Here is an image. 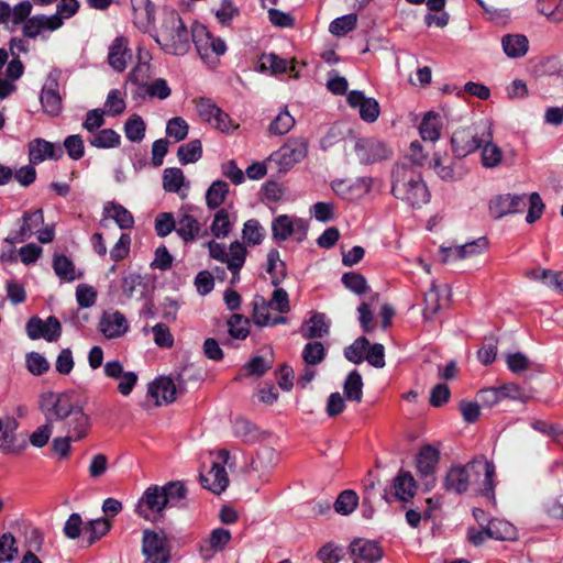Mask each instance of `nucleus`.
Listing matches in <instances>:
<instances>
[{"instance_id":"1","label":"nucleus","mask_w":563,"mask_h":563,"mask_svg":"<svg viewBox=\"0 0 563 563\" xmlns=\"http://www.w3.org/2000/svg\"><path fill=\"white\" fill-rule=\"evenodd\" d=\"M495 465L485 456H476L466 464L452 465L443 479V487L457 495L466 493L470 487L486 497L495 506Z\"/></svg>"},{"instance_id":"2","label":"nucleus","mask_w":563,"mask_h":563,"mask_svg":"<svg viewBox=\"0 0 563 563\" xmlns=\"http://www.w3.org/2000/svg\"><path fill=\"white\" fill-rule=\"evenodd\" d=\"M393 195L412 207L426 205L430 199L429 190L419 170L412 166L397 165L393 170Z\"/></svg>"},{"instance_id":"3","label":"nucleus","mask_w":563,"mask_h":563,"mask_svg":"<svg viewBox=\"0 0 563 563\" xmlns=\"http://www.w3.org/2000/svg\"><path fill=\"white\" fill-rule=\"evenodd\" d=\"M156 41L167 53L184 55L188 52L190 47L189 33L176 11H168L164 14Z\"/></svg>"},{"instance_id":"4","label":"nucleus","mask_w":563,"mask_h":563,"mask_svg":"<svg viewBox=\"0 0 563 563\" xmlns=\"http://www.w3.org/2000/svg\"><path fill=\"white\" fill-rule=\"evenodd\" d=\"M493 124L482 119L468 126L455 130L451 137L452 150L457 157H465L479 150L483 141H488Z\"/></svg>"},{"instance_id":"5","label":"nucleus","mask_w":563,"mask_h":563,"mask_svg":"<svg viewBox=\"0 0 563 563\" xmlns=\"http://www.w3.org/2000/svg\"><path fill=\"white\" fill-rule=\"evenodd\" d=\"M289 309L288 294L283 288H276L269 301L261 299L255 302L253 320L261 327L284 323L286 319L282 314L288 312Z\"/></svg>"},{"instance_id":"6","label":"nucleus","mask_w":563,"mask_h":563,"mask_svg":"<svg viewBox=\"0 0 563 563\" xmlns=\"http://www.w3.org/2000/svg\"><path fill=\"white\" fill-rule=\"evenodd\" d=\"M209 251V256L222 264L227 265L230 271L231 284H236L240 280V271L246 260V247L239 241L232 242L230 245L217 242L214 240L206 243Z\"/></svg>"},{"instance_id":"7","label":"nucleus","mask_w":563,"mask_h":563,"mask_svg":"<svg viewBox=\"0 0 563 563\" xmlns=\"http://www.w3.org/2000/svg\"><path fill=\"white\" fill-rule=\"evenodd\" d=\"M40 408L48 421L66 420L81 405L71 393L47 391L40 396Z\"/></svg>"},{"instance_id":"8","label":"nucleus","mask_w":563,"mask_h":563,"mask_svg":"<svg viewBox=\"0 0 563 563\" xmlns=\"http://www.w3.org/2000/svg\"><path fill=\"white\" fill-rule=\"evenodd\" d=\"M195 108L202 122L222 133L231 134L240 128V124L236 121H234L209 98L196 99Z\"/></svg>"},{"instance_id":"9","label":"nucleus","mask_w":563,"mask_h":563,"mask_svg":"<svg viewBox=\"0 0 563 563\" xmlns=\"http://www.w3.org/2000/svg\"><path fill=\"white\" fill-rule=\"evenodd\" d=\"M308 229V221L294 214H279L271 223L272 238L277 242L292 239L300 243L306 240Z\"/></svg>"},{"instance_id":"10","label":"nucleus","mask_w":563,"mask_h":563,"mask_svg":"<svg viewBox=\"0 0 563 563\" xmlns=\"http://www.w3.org/2000/svg\"><path fill=\"white\" fill-rule=\"evenodd\" d=\"M308 154V141L305 137H290L277 151L273 152L268 161L275 163L280 172L290 170Z\"/></svg>"},{"instance_id":"11","label":"nucleus","mask_w":563,"mask_h":563,"mask_svg":"<svg viewBox=\"0 0 563 563\" xmlns=\"http://www.w3.org/2000/svg\"><path fill=\"white\" fill-rule=\"evenodd\" d=\"M212 466L208 474L200 475L201 484L205 488L214 494H221L229 485V477L225 472V465L229 462L230 454L227 450H218L210 453Z\"/></svg>"},{"instance_id":"12","label":"nucleus","mask_w":563,"mask_h":563,"mask_svg":"<svg viewBox=\"0 0 563 563\" xmlns=\"http://www.w3.org/2000/svg\"><path fill=\"white\" fill-rule=\"evenodd\" d=\"M191 36L198 54L205 60L213 56L223 55L227 52L225 42L220 37L213 36L202 24H195L192 26Z\"/></svg>"},{"instance_id":"13","label":"nucleus","mask_w":563,"mask_h":563,"mask_svg":"<svg viewBox=\"0 0 563 563\" xmlns=\"http://www.w3.org/2000/svg\"><path fill=\"white\" fill-rule=\"evenodd\" d=\"M166 494L159 486L148 487L136 505V512L148 521H157L163 517L167 506Z\"/></svg>"},{"instance_id":"14","label":"nucleus","mask_w":563,"mask_h":563,"mask_svg":"<svg viewBox=\"0 0 563 563\" xmlns=\"http://www.w3.org/2000/svg\"><path fill=\"white\" fill-rule=\"evenodd\" d=\"M44 223V216L41 209L32 212H26L23 216V224L19 232V239L21 242L31 239L36 235L41 243H49L53 241L55 232L52 225H47L43 229L41 227Z\"/></svg>"},{"instance_id":"15","label":"nucleus","mask_w":563,"mask_h":563,"mask_svg":"<svg viewBox=\"0 0 563 563\" xmlns=\"http://www.w3.org/2000/svg\"><path fill=\"white\" fill-rule=\"evenodd\" d=\"M373 179L361 177L355 180H334L331 188L334 194L347 201L355 202L367 196L372 189Z\"/></svg>"},{"instance_id":"16","label":"nucleus","mask_w":563,"mask_h":563,"mask_svg":"<svg viewBox=\"0 0 563 563\" xmlns=\"http://www.w3.org/2000/svg\"><path fill=\"white\" fill-rule=\"evenodd\" d=\"M148 71V66L146 64H141L136 66L129 76L130 81L135 85H139L140 88L151 98H156L159 100L167 99L172 89L169 88L167 81L163 78H157L148 84H143L144 77H146Z\"/></svg>"},{"instance_id":"17","label":"nucleus","mask_w":563,"mask_h":563,"mask_svg":"<svg viewBox=\"0 0 563 563\" xmlns=\"http://www.w3.org/2000/svg\"><path fill=\"white\" fill-rule=\"evenodd\" d=\"M526 195H497L489 200V214L495 219H500L508 214L522 211V209L526 207Z\"/></svg>"},{"instance_id":"18","label":"nucleus","mask_w":563,"mask_h":563,"mask_svg":"<svg viewBox=\"0 0 563 563\" xmlns=\"http://www.w3.org/2000/svg\"><path fill=\"white\" fill-rule=\"evenodd\" d=\"M488 243L484 238L467 242L463 245L441 247L440 254L443 263H452L461 260H467L483 254L487 250Z\"/></svg>"},{"instance_id":"19","label":"nucleus","mask_w":563,"mask_h":563,"mask_svg":"<svg viewBox=\"0 0 563 563\" xmlns=\"http://www.w3.org/2000/svg\"><path fill=\"white\" fill-rule=\"evenodd\" d=\"M552 473L555 479V492L543 501L542 508L549 517L563 520V463H555L552 466Z\"/></svg>"},{"instance_id":"20","label":"nucleus","mask_w":563,"mask_h":563,"mask_svg":"<svg viewBox=\"0 0 563 563\" xmlns=\"http://www.w3.org/2000/svg\"><path fill=\"white\" fill-rule=\"evenodd\" d=\"M346 101L351 108L358 110V114L363 121L373 123L378 119L380 113L378 101L374 98L366 97L363 91H350Z\"/></svg>"},{"instance_id":"21","label":"nucleus","mask_w":563,"mask_h":563,"mask_svg":"<svg viewBox=\"0 0 563 563\" xmlns=\"http://www.w3.org/2000/svg\"><path fill=\"white\" fill-rule=\"evenodd\" d=\"M440 459L439 451L432 445H424L420 449L416 457V466L420 477L426 478V486L431 488L434 486V473Z\"/></svg>"},{"instance_id":"22","label":"nucleus","mask_w":563,"mask_h":563,"mask_svg":"<svg viewBox=\"0 0 563 563\" xmlns=\"http://www.w3.org/2000/svg\"><path fill=\"white\" fill-rule=\"evenodd\" d=\"M142 552L145 556L144 563H167L169 558L164 539L150 530L144 531Z\"/></svg>"},{"instance_id":"23","label":"nucleus","mask_w":563,"mask_h":563,"mask_svg":"<svg viewBox=\"0 0 563 563\" xmlns=\"http://www.w3.org/2000/svg\"><path fill=\"white\" fill-rule=\"evenodd\" d=\"M176 393V386L169 377H158L147 386V398L156 407L175 401Z\"/></svg>"},{"instance_id":"24","label":"nucleus","mask_w":563,"mask_h":563,"mask_svg":"<svg viewBox=\"0 0 563 563\" xmlns=\"http://www.w3.org/2000/svg\"><path fill=\"white\" fill-rule=\"evenodd\" d=\"M355 148L360 161L365 164L376 163L391 155L384 142L374 139L360 140Z\"/></svg>"},{"instance_id":"25","label":"nucleus","mask_w":563,"mask_h":563,"mask_svg":"<svg viewBox=\"0 0 563 563\" xmlns=\"http://www.w3.org/2000/svg\"><path fill=\"white\" fill-rule=\"evenodd\" d=\"M354 563H376L383 558V550L377 542L357 539L350 545Z\"/></svg>"},{"instance_id":"26","label":"nucleus","mask_w":563,"mask_h":563,"mask_svg":"<svg viewBox=\"0 0 563 563\" xmlns=\"http://www.w3.org/2000/svg\"><path fill=\"white\" fill-rule=\"evenodd\" d=\"M63 156V148L55 143L43 139H35L29 143L30 163L35 165L45 159L57 161Z\"/></svg>"},{"instance_id":"27","label":"nucleus","mask_w":563,"mask_h":563,"mask_svg":"<svg viewBox=\"0 0 563 563\" xmlns=\"http://www.w3.org/2000/svg\"><path fill=\"white\" fill-rule=\"evenodd\" d=\"M18 420L12 416L0 417V452L4 454L20 453L16 446Z\"/></svg>"},{"instance_id":"28","label":"nucleus","mask_w":563,"mask_h":563,"mask_svg":"<svg viewBox=\"0 0 563 563\" xmlns=\"http://www.w3.org/2000/svg\"><path fill=\"white\" fill-rule=\"evenodd\" d=\"M41 102L46 113L57 115L62 110V97L58 91L57 75L51 73L42 89Z\"/></svg>"},{"instance_id":"29","label":"nucleus","mask_w":563,"mask_h":563,"mask_svg":"<svg viewBox=\"0 0 563 563\" xmlns=\"http://www.w3.org/2000/svg\"><path fill=\"white\" fill-rule=\"evenodd\" d=\"M231 540V532L223 528L213 529L207 540L200 544V556L205 561H209L214 558L218 552L225 549Z\"/></svg>"},{"instance_id":"30","label":"nucleus","mask_w":563,"mask_h":563,"mask_svg":"<svg viewBox=\"0 0 563 563\" xmlns=\"http://www.w3.org/2000/svg\"><path fill=\"white\" fill-rule=\"evenodd\" d=\"M99 329L107 339H115L128 332L129 323L119 311L104 312L100 319Z\"/></svg>"},{"instance_id":"31","label":"nucleus","mask_w":563,"mask_h":563,"mask_svg":"<svg viewBox=\"0 0 563 563\" xmlns=\"http://www.w3.org/2000/svg\"><path fill=\"white\" fill-rule=\"evenodd\" d=\"M238 216L232 207L219 209L210 224V231L216 239H225L236 223Z\"/></svg>"},{"instance_id":"32","label":"nucleus","mask_w":563,"mask_h":563,"mask_svg":"<svg viewBox=\"0 0 563 563\" xmlns=\"http://www.w3.org/2000/svg\"><path fill=\"white\" fill-rule=\"evenodd\" d=\"M201 231V225L194 214L190 213L189 207H183L176 220V232L185 241L196 240Z\"/></svg>"},{"instance_id":"33","label":"nucleus","mask_w":563,"mask_h":563,"mask_svg":"<svg viewBox=\"0 0 563 563\" xmlns=\"http://www.w3.org/2000/svg\"><path fill=\"white\" fill-rule=\"evenodd\" d=\"M65 421L67 435L73 438V441L84 439L91 427L90 417L84 411L82 406L78 407Z\"/></svg>"},{"instance_id":"34","label":"nucleus","mask_w":563,"mask_h":563,"mask_svg":"<svg viewBox=\"0 0 563 563\" xmlns=\"http://www.w3.org/2000/svg\"><path fill=\"white\" fill-rule=\"evenodd\" d=\"M449 295V287H440L434 283L424 295L423 318L427 321L433 320L443 306L444 296Z\"/></svg>"},{"instance_id":"35","label":"nucleus","mask_w":563,"mask_h":563,"mask_svg":"<svg viewBox=\"0 0 563 563\" xmlns=\"http://www.w3.org/2000/svg\"><path fill=\"white\" fill-rule=\"evenodd\" d=\"M417 490V482L412 474L408 471H399L393 479L394 496L404 503L410 501Z\"/></svg>"},{"instance_id":"36","label":"nucleus","mask_w":563,"mask_h":563,"mask_svg":"<svg viewBox=\"0 0 563 563\" xmlns=\"http://www.w3.org/2000/svg\"><path fill=\"white\" fill-rule=\"evenodd\" d=\"M131 56V51L128 47V40L123 36L114 38L109 47V65L117 71H123L126 68Z\"/></svg>"},{"instance_id":"37","label":"nucleus","mask_w":563,"mask_h":563,"mask_svg":"<svg viewBox=\"0 0 563 563\" xmlns=\"http://www.w3.org/2000/svg\"><path fill=\"white\" fill-rule=\"evenodd\" d=\"M133 23L141 30H147L154 22L155 9L151 0H130Z\"/></svg>"},{"instance_id":"38","label":"nucleus","mask_w":563,"mask_h":563,"mask_svg":"<svg viewBox=\"0 0 563 563\" xmlns=\"http://www.w3.org/2000/svg\"><path fill=\"white\" fill-rule=\"evenodd\" d=\"M481 163L485 168H496L503 164L504 152L493 141V128L489 130L488 141H483L481 144Z\"/></svg>"},{"instance_id":"39","label":"nucleus","mask_w":563,"mask_h":563,"mask_svg":"<svg viewBox=\"0 0 563 563\" xmlns=\"http://www.w3.org/2000/svg\"><path fill=\"white\" fill-rule=\"evenodd\" d=\"M62 26V19L57 15H36L24 25V33L29 37H35L43 31H55Z\"/></svg>"},{"instance_id":"40","label":"nucleus","mask_w":563,"mask_h":563,"mask_svg":"<svg viewBox=\"0 0 563 563\" xmlns=\"http://www.w3.org/2000/svg\"><path fill=\"white\" fill-rule=\"evenodd\" d=\"M103 219H112L122 230H129L134 227L132 213L125 207L114 201H109L104 205Z\"/></svg>"},{"instance_id":"41","label":"nucleus","mask_w":563,"mask_h":563,"mask_svg":"<svg viewBox=\"0 0 563 563\" xmlns=\"http://www.w3.org/2000/svg\"><path fill=\"white\" fill-rule=\"evenodd\" d=\"M260 65L262 69H269L273 74L288 73L290 77L298 78L299 73L296 70L295 60H286L279 58L275 54H264L261 56Z\"/></svg>"},{"instance_id":"42","label":"nucleus","mask_w":563,"mask_h":563,"mask_svg":"<svg viewBox=\"0 0 563 563\" xmlns=\"http://www.w3.org/2000/svg\"><path fill=\"white\" fill-rule=\"evenodd\" d=\"M329 331V322L323 313L313 312L300 327V333L305 339L322 338Z\"/></svg>"},{"instance_id":"43","label":"nucleus","mask_w":563,"mask_h":563,"mask_svg":"<svg viewBox=\"0 0 563 563\" xmlns=\"http://www.w3.org/2000/svg\"><path fill=\"white\" fill-rule=\"evenodd\" d=\"M443 119L439 113L430 111L424 114L420 126V135L426 141L435 142L441 135Z\"/></svg>"},{"instance_id":"44","label":"nucleus","mask_w":563,"mask_h":563,"mask_svg":"<svg viewBox=\"0 0 563 563\" xmlns=\"http://www.w3.org/2000/svg\"><path fill=\"white\" fill-rule=\"evenodd\" d=\"M432 167L435 174L444 181H455L463 176L462 168H457L456 164L449 157L434 155Z\"/></svg>"},{"instance_id":"45","label":"nucleus","mask_w":563,"mask_h":563,"mask_svg":"<svg viewBox=\"0 0 563 563\" xmlns=\"http://www.w3.org/2000/svg\"><path fill=\"white\" fill-rule=\"evenodd\" d=\"M189 183L186 181L185 175L180 168L172 167L166 168L163 173V188L168 192H176L181 198L186 197L183 192V187H188Z\"/></svg>"},{"instance_id":"46","label":"nucleus","mask_w":563,"mask_h":563,"mask_svg":"<svg viewBox=\"0 0 563 563\" xmlns=\"http://www.w3.org/2000/svg\"><path fill=\"white\" fill-rule=\"evenodd\" d=\"M505 54L511 58H518L527 54L529 48L528 38L522 34H508L501 40Z\"/></svg>"},{"instance_id":"47","label":"nucleus","mask_w":563,"mask_h":563,"mask_svg":"<svg viewBox=\"0 0 563 563\" xmlns=\"http://www.w3.org/2000/svg\"><path fill=\"white\" fill-rule=\"evenodd\" d=\"M489 538L501 541H511L517 538L516 527L507 520L493 519L487 525Z\"/></svg>"},{"instance_id":"48","label":"nucleus","mask_w":563,"mask_h":563,"mask_svg":"<svg viewBox=\"0 0 563 563\" xmlns=\"http://www.w3.org/2000/svg\"><path fill=\"white\" fill-rule=\"evenodd\" d=\"M296 124L295 118L284 108L271 121L268 125V134L271 136H283L289 133Z\"/></svg>"},{"instance_id":"49","label":"nucleus","mask_w":563,"mask_h":563,"mask_svg":"<svg viewBox=\"0 0 563 563\" xmlns=\"http://www.w3.org/2000/svg\"><path fill=\"white\" fill-rule=\"evenodd\" d=\"M121 289L128 299L142 298L146 291V284L140 274L130 273L123 276Z\"/></svg>"},{"instance_id":"50","label":"nucleus","mask_w":563,"mask_h":563,"mask_svg":"<svg viewBox=\"0 0 563 563\" xmlns=\"http://www.w3.org/2000/svg\"><path fill=\"white\" fill-rule=\"evenodd\" d=\"M55 274L64 282H74L81 277L74 263L65 255H55L53 260Z\"/></svg>"},{"instance_id":"51","label":"nucleus","mask_w":563,"mask_h":563,"mask_svg":"<svg viewBox=\"0 0 563 563\" xmlns=\"http://www.w3.org/2000/svg\"><path fill=\"white\" fill-rule=\"evenodd\" d=\"M110 527L111 523L106 518L90 520L84 527V537L87 538L88 544H93L109 532Z\"/></svg>"},{"instance_id":"52","label":"nucleus","mask_w":563,"mask_h":563,"mask_svg":"<svg viewBox=\"0 0 563 563\" xmlns=\"http://www.w3.org/2000/svg\"><path fill=\"white\" fill-rule=\"evenodd\" d=\"M89 143L97 148H113L121 144V136L112 129H103L95 133Z\"/></svg>"},{"instance_id":"53","label":"nucleus","mask_w":563,"mask_h":563,"mask_svg":"<svg viewBox=\"0 0 563 563\" xmlns=\"http://www.w3.org/2000/svg\"><path fill=\"white\" fill-rule=\"evenodd\" d=\"M177 156L183 165L198 162L202 156V145L199 140H192L178 147Z\"/></svg>"},{"instance_id":"54","label":"nucleus","mask_w":563,"mask_h":563,"mask_svg":"<svg viewBox=\"0 0 563 563\" xmlns=\"http://www.w3.org/2000/svg\"><path fill=\"white\" fill-rule=\"evenodd\" d=\"M229 194V186L222 180H216L206 192V202L208 208L216 209L221 206Z\"/></svg>"},{"instance_id":"55","label":"nucleus","mask_w":563,"mask_h":563,"mask_svg":"<svg viewBox=\"0 0 563 563\" xmlns=\"http://www.w3.org/2000/svg\"><path fill=\"white\" fill-rule=\"evenodd\" d=\"M146 125L139 114H132L124 123V133L129 141L141 142L145 136Z\"/></svg>"},{"instance_id":"56","label":"nucleus","mask_w":563,"mask_h":563,"mask_svg":"<svg viewBox=\"0 0 563 563\" xmlns=\"http://www.w3.org/2000/svg\"><path fill=\"white\" fill-rule=\"evenodd\" d=\"M358 505V496L354 490H343L334 503V510L342 515L347 516L352 514Z\"/></svg>"},{"instance_id":"57","label":"nucleus","mask_w":563,"mask_h":563,"mask_svg":"<svg viewBox=\"0 0 563 563\" xmlns=\"http://www.w3.org/2000/svg\"><path fill=\"white\" fill-rule=\"evenodd\" d=\"M267 273L272 277V283L276 285L286 275L284 262L280 260V254L277 250H269L267 253Z\"/></svg>"},{"instance_id":"58","label":"nucleus","mask_w":563,"mask_h":563,"mask_svg":"<svg viewBox=\"0 0 563 563\" xmlns=\"http://www.w3.org/2000/svg\"><path fill=\"white\" fill-rule=\"evenodd\" d=\"M19 553L14 536L5 532L0 536V563L12 562Z\"/></svg>"},{"instance_id":"59","label":"nucleus","mask_w":563,"mask_h":563,"mask_svg":"<svg viewBox=\"0 0 563 563\" xmlns=\"http://www.w3.org/2000/svg\"><path fill=\"white\" fill-rule=\"evenodd\" d=\"M242 236L250 245H258L265 236L264 228L255 219H250L244 223Z\"/></svg>"},{"instance_id":"60","label":"nucleus","mask_w":563,"mask_h":563,"mask_svg":"<svg viewBox=\"0 0 563 563\" xmlns=\"http://www.w3.org/2000/svg\"><path fill=\"white\" fill-rule=\"evenodd\" d=\"M357 22L356 14H346L333 20L329 26V31L334 36H344L355 29Z\"/></svg>"},{"instance_id":"61","label":"nucleus","mask_w":563,"mask_h":563,"mask_svg":"<svg viewBox=\"0 0 563 563\" xmlns=\"http://www.w3.org/2000/svg\"><path fill=\"white\" fill-rule=\"evenodd\" d=\"M126 108L123 93L118 89L109 91L104 102V113L115 117L124 112Z\"/></svg>"},{"instance_id":"62","label":"nucleus","mask_w":563,"mask_h":563,"mask_svg":"<svg viewBox=\"0 0 563 563\" xmlns=\"http://www.w3.org/2000/svg\"><path fill=\"white\" fill-rule=\"evenodd\" d=\"M362 387L363 382L361 375L356 371L351 372L344 383V394L346 398L360 402L363 395Z\"/></svg>"},{"instance_id":"63","label":"nucleus","mask_w":563,"mask_h":563,"mask_svg":"<svg viewBox=\"0 0 563 563\" xmlns=\"http://www.w3.org/2000/svg\"><path fill=\"white\" fill-rule=\"evenodd\" d=\"M369 341L365 336H360L344 350V356L350 362L360 364L364 361Z\"/></svg>"},{"instance_id":"64","label":"nucleus","mask_w":563,"mask_h":563,"mask_svg":"<svg viewBox=\"0 0 563 563\" xmlns=\"http://www.w3.org/2000/svg\"><path fill=\"white\" fill-rule=\"evenodd\" d=\"M189 125L181 117H175L168 120L166 124V135L174 142H180L188 135Z\"/></svg>"}]
</instances>
